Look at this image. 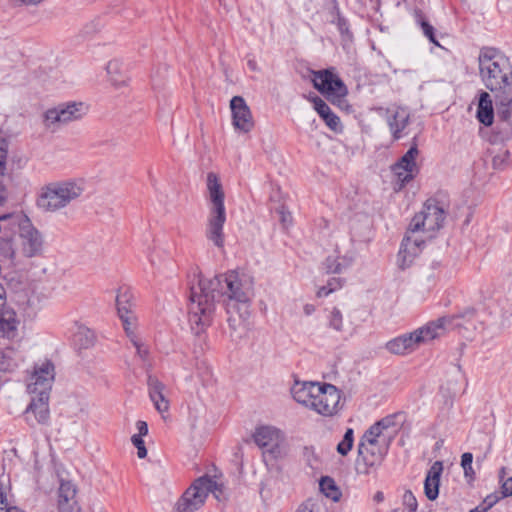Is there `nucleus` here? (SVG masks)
<instances>
[{
  "mask_svg": "<svg viewBox=\"0 0 512 512\" xmlns=\"http://www.w3.org/2000/svg\"><path fill=\"white\" fill-rule=\"evenodd\" d=\"M5 308V289L0 284V312Z\"/></svg>",
  "mask_w": 512,
  "mask_h": 512,
  "instance_id": "603ef678",
  "label": "nucleus"
},
{
  "mask_svg": "<svg viewBox=\"0 0 512 512\" xmlns=\"http://www.w3.org/2000/svg\"><path fill=\"white\" fill-rule=\"evenodd\" d=\"M291 394L297 403L323 417H334L342 408L341 391L329 383L296 381Z\"/></svg>",
  "mask_w": 512,
  "mask_h": 512,
  "instance_id": "7ed1b4c3",
  "label": "nucleus"
},
{
  "mask_svg": "<svg viewBox=\"0 0 512 512\" xmlns=\"http://www.w3.org/2000/svg\"><path fill=\"white\" fill-rule=\"evenodd\" d=\"M54 365L50 361L36 364L27 382V391L31 396H49L54 381Z\"/></svg>",
  "mask_w": 512,
  "mask_h": 512,
  "instance_id": "f8f14e48",
  "label": "nucleus"
},
{
  "mask_svg": "<svg viewBox=\"0 0 512 512\" xmlns=\"http://www.w3.org/2000/svg\"><path fill=\"white\" fill-rule=\"evenodd\" d=\"M49 396H31L26 413H33L38 423H46L49 419Z\"/></svg>",
  "mask_w": 512,
  "mask_h": 512,
  "instance_id": "393cba45",
  "label": "nucleus"
},
{
  "mask_svg": "<svg viewBox=\"0 0 512 512\" xmlns=\"http://www.w3.org/2000/svg\"><path fill=\"white\" fill-rule=\"evenodd\" d=\"M6 512H24V511L19 509L18 507H10V508H7Z\"/></svg>",
  "mask_w": 512,
  "mask_h": 512,
  "instance_id": "bf43d9fd",
  "label": "nucleus"
},
{
  "mask_svg": "<svg viewBox=\"0 0 512 512\" xmlns=\"http://www.w3.org/2000/svg\"><path fill=\"white\" fill-rule=\"evenodd\" d=\"M7 170V161L0 159V177L4 176Z\"/></svg>",
  "mask_w": 512,
  "mask_h": 512,
  "instance_id": "4d7b16f0",
  "label": "nucleus"
},
{
  "mask_svg": "<svg viewBox=\"0 0 512 512\" xmlns=\"http://www.w3.org/2000/svg\"><path fill=\"white\" fill-rule=\"evenodd\" d=\"M130 342L135 347L138 357L141 360L146 361L148 359L149 349L146 343L144 342L142 336H139L138 338L131 340Z\"/></svg>",
  "mask_w": 512,
  "mask_h": 512,
  "instance_id": "e433bc0d",
  "label": "nucleus"
},
{
  "mask_svg": "<svg viewBox=\"0 0 512 512\" xmlns=\"http://www.w3.org/2000/svg\"><path fill=\"white\" fill-rule=\"evenodd\" d=\"M8 505H9L8 495H7L6 491L2 487H0V509L7 510V508H9Z\"/></svg>",
  "mask_w": 512,
  "mask_h": 512,
  "instance_id": "de8ad7c7",
  "label": "nucleus"
},
{
  "mask_svg": "<svg viewBox=\"0 0 512 512\" xmlns=\"http://www.w3.org/2000/svg\"><path fill=\"white\" fill-rule=\"evenodd\" d=\"M136 426H137V429H138V434L137 435H140V436H145L147 435L148 433V425L145 421H138L136 423Z\"/></svg>",
  "mask_w": 512,
  "mask_h": 512,
  "instance_id": "09e8293b",
  "label": "nucleus"
},
{
  "mask_svg": "<svg viewBox=\"0 0 512 512\" xmlns=\"http://www.w3.org/2000/svg\"><path fill=\"white\" fill-rule=\"evenodd\" d=\"M333 290H334L333 288L322 287V288L319 289L318 295L319 296H327Z\"/></svg>",
  "mask_w": 512,
  "mask_h": 512,
  "instance_id": "6e6d98bb",
  "label": "nucleus"
},
{
  "mask_svg": "<svg viewBox=\"0 0 512 512\" xmlns=\"http://www.w3.org/2000/svg\"><path fill=\"white\" fill-rule=\"evenodd\" d=\"M106 72L109 76V79L114 84H119L122 81H119L117 76L121 73V63L119 60H111L106 65Z\"/></svg>",
  "mask_w": 512,
  "mask_h": 512,
  "instance_id": "c9c22d12",
  "label": "nucleus"
},
{
  "mask_svg": "<svg viewBox=\"0 0 512 512\" xmlns=\"http://www.w3.org/2000/svg\"><path fill=\"white\" fill-rule=\"evenodd\" d=\"M45 251V238L43 233L23 216L18 222V232L11 249V258L14 260L31 259L43 256Z\"/></svg>",
  "mask_w": 512,
  "mask_h": 512,
  "instance_id": "0eeeda50",
  "label": "nucleus"
},
{
  "mask_svg": "<svg viewBox=\"0 0 512 512\" xmlns=\"http://www.w3.org/2000/svg\"><path fill=\"white\" fill-rule=\"evenodd\" d=\"M386 447L365 446L363 443L358 444L356 469L359 473L367 474L370 468L381 464Z\"/></svg>",
  "mask_w": 512,
  "mask_h": 512,
  "instance_id": "f3484780",
  "label": "nucleus"
},
{
  "mask_svg": "<svg viewBox=\"0 0 512 512\" xmlns=\"http://www.w3.org/2000/svg\"><path fill=\"white\" fill-rule=\"evenodd\" d=\"M206 184L209 199V216L205 234L207 239L216 247L223 248L225 242L223 227L226 222L225 193L218 175L214 172L207 174Z\"/></svg>",
  "mask_w": 512,
  "mask_h": 512,
  "instance_id": "39448f33",
  "label": "nucleus"
},
{
  "mask_svg": "<svg viewBox=\"0 0 512 512\" xmlns=\"http://www.w3.org/2000/svg\"><path fill=\"white\" fill-rule=\"evenodd\" d=\"M149 396L155 409L163 414L169 409L168 390L156 377H148Z\"/></svg>",
  "mask_w": 512,
  "mask_h": 512,
  "instance_id": "aec40b11",
  "label": "nucleus"
},
{
  "mask_svg": "<svg viewBox=\"0 0 512 512\" xmlns=\"http://www.w3.org/2000/svg\"><path fill=\"white\" fill-rule=\"evenodd\" d=\"M7 198V188L2 181H0V203H3Z\"/></svg>",
  "mask_w": 512,
  "mask_h": 512,
  "instance_id": "3c124183",
  "label": "nucleus"
},
{
  "mask_svg": "<svg viewBox=\"0 0 512 512\" xmlns=\"http://www.w3.org/2000/svg\"><path fill=\"white\" fill-rule=\"evenodd\" d=\"M475 316L474 310H469L462 315L444 316L435 321L402 335L407 353H413L420 346L431 343L434 339L443 336L447 331L454 329H475L474 323H469Z\"/></svg>",
  "mask_w": 512,
  "mask_h": 512,
  "instance_id": "20e7f679",
  "label": "nucleus"
},
{
  "mask_svg": "<svg viewBox=\"0 0 512 512\" xmlns=\"http://www.w3.org/2000/svg\"><path fill=\"white\" fill-rule=\"evenodd\" d=\"M477 119L485 126H490L493 123L494 112L492 99L487 92H482L480 94L477 109Z\"/></svg>",
  "mask_w": 512,
  "mask_h": 512,
  "instance_id": "a878e982",
  "label": "nucleus"
},
{
  "mask_svg": "<svg viewBox=\"0 0 512 512\" xmlns=\"http://www.w3.org/2000/svg\"><path fill=\"white\" fill-rule=\"evenodd\" d=\"M340 249L337 248V256H329L325 261V267L328 272L330 273H341L347 268H349L354 259H355V253L348 251L344 255H340Z\"/></svg>",
  "mask_w": 512,
  "mask_h": 512,
  "instance_id": "b1692460",
  "label": "nucleus"
},
{
  "mask_svg": "<svg viewBox=\"0 0 512 512\" xmlns=\"http://www.w3.org/2000/svg\"><path fill=\"white\" fill-rule=\"evenodd\" d=\"M417 155L418 149L416 146H413L393 166V172L401 182L400 187L411 181L418 173V167L416 165Z\"/></svg>",
  "mask_w": 512,
  "mask_h": 512,
  "instance_id": "a211bd4d",
  "label": "nucleus"
},
{
  "mask_svg": "<svg viewBox=\"0 0 512 512\" xmlns=\"http://www.w3.org/2000/svg\"><path fill=\"white\" fill-rule=\"evenodd\" d=\"M252 438L261 450L264 462H273L286 457V439L279 428L271 425L258 426L255 428Z\"/></svg>",
  "mask_w": 512,
  "mask_h": 512,
  "instance_id": "1a4fd4ad",
  "label": "nucleus"
},
{
  "mask_svg": "<svg viewBox=\"0 0 512 512\" xmlns=\"http://www.w3.org/2000/svg\"><path fill=\"white\" fill-rule=\"evenodd\" d=\"M86 188L83 179H68L45 186L38 198V206L47 212H57L77 201Z\"/></svg>",
  "mask_w": 512,
  "mask_h": 512,
  "instance_id": "423d86ee",
  "label": "nucleus"
},
{
  "mask_svg": "<svg viewBox=\"0 0 512 512\" xmlns=\"http://www.w3.org/2000/svg\"><path fill=\"white\" fill-rule=\"evenodd\" d=\"M331 112H332V110L330 109V107L328 105L324 106V108L317 111V113L319 114V116L322 119H324L326 117V115H329Z\"/></svg>",
  "mask_w": 512,
  "mask_h": 512,
  "instance_id": "5fc2aeb1",
  "label": "nucleus"
},
{
  "mask_svg": "<svg viewBox=\"0 0 512 512\" xmlns=\"http://www.w3.org/2000/svg\"><path fill=\"white\" fill-rule=\"evenodd\" d=\"M94 342V333L85 326H78L74 334V343L80 348H88Z\"/></svg>",
  "mask_w": 512,
  "mask_h": 512,
  "instance_id": "cd10ccee",
  "label": "nucleus"
},
{
  "mask_svg": "<svg viewBox=\"0 0 512 512\" xmlns=\"http://www.w3.org/2000/svg\"><path fill=\"white\" fill-rule=\"evenodd\" d=\"M195 278L196 282L190 287L188 312L192 330L199 334L211 324L216 311V299H219L225 308L232 333L241 337L247 330L251 315L253 278L235 270L212 278L202 275Z\"/></svg>",
  "mask_w": 512,
  "mask_h": 512,
  "instance_id": "f257e3e1",
  "label": "nucleus"
},
{
  "mask_svg": "<svg viewBox=\"0 0 512 512\" xmlns=\"http://www.w3.org/2000/svg\"><path fill=\"white\" fill-rule=\"evenodd\" d=\"M473 456L471 453H464L461 457V466L464 469L465 476H472L474 471L472 469Z\"/></svg>",
  "mask_w": 512,
  "mask_h": 512,
  "instance_id": "79ce46f5",
  "label": "nucleus"
},
{
  "mask_svg": "<svg viewBox=\"0 0 512 512\" xmlns=\"http://www.w3.org/2000/svg\"><path fill=\"white\" fill-rule=\"evenodd\" d=\"M230 109L232 113V125L235 130L242 133L250 132L254 127L252 113L246 101L241 96H234L230 100Z\"/></svg>",
  "mask_w": 512,
  "mask_h": 512,
  "instance_id": "dca6fc26",
  "label": "nucleus"
},
{
  "mask_svg": "<svg viewBox=\"0 0 512 512\" xmlns=\"http://www.w3.org/2000/svg\"><path fill=\"white\" fill-rule=\"evenodd\" d=\"M383 500H384L383 492H381V491L376 492L374 495V501L379 503V502H382Z\"/></svg>",
  "mask_w": 512,
  "mask_h": 512,
  "instance_id": "13d9d810",
  "label": "nucleus"
},
{
  "mask_svg": "<svg viewBox=\"0 0 512 512\" xmlns=\"http://www.w3.org/2000/svg\"><path fill=\"white\" fill-rule=\"evenodd\" d=\"M19 320L16 313L5 307L0 312V335L7 339H15L18 336Z\"/></svg>",
  "mask_w": 512,
  "mask_h": 512,
  "instance_id": "5701e85b",
  "label": "nucleus"
},
{
  "mask_svg": "<svg viewBox=\"0 0 512 512\" xmlns=\"http://www.w3.org/2000/svg\"><path fill=\"white\" fill-rule=\"evenodd\" d=\"M502 497L500 493H492L483 500V502L471 510V512H487L490 508H492Z\"/></svg>",
  "mask_w": 512,
  "mask_h": 512,
  "instance_id": "f704fd0d",
  "label": "nucleus"
},
{
  "mask_svg": "<svg viewBox=\"0 0 512 512\" xmlns=\"http://www.w3.org/2000/svg\"><path fill=\"white\" fill-rule=\"evenodd\" d=\"M416 21L422 28L424 35L435 45L439 46V43L435 39L434 28L424 19L420 12H416Z\"/></svg>",
  "mask_w": 512,
  "mask_h": 512,
  "instance_id": "72a5a7b5",
  "label": "nucleus"
},
{
  "mask_svg": "<svg viewBox=\"0 0 512 512\" xmlns=\"http://www.w3.org/2000/svg\"><path fill=\"white\" fill-rule=\"evenodd\" d=\"M385 435L378 432V428L370 427L361 437L359 443L365 446L386 447Z\"/></svg>",
  "mask_w": 512,
  "mask_h": 512,
  "instance_id": "bb28decb",
  "label": "nucleus"
},
{
  "mask_svg": "<svg viewBox=\"0 0 512 512\" xmlns=\"http://www.w3.org/2000/svg\"><path fill=\"white\" fill-rule=\"evenodd\" d=\"M312 81L314 87L329 100H340L347 94L344 83L329 70L314 72Z\"/></svg>",
  "mask_w": 512,
  "mask_h": 512,
  "instance_id": "ddd939ff",
  "label": "nucleus"
},
{
  "mask_svg": "<svg viewBox=\"0 0 512 512\" xmlns=\"http://www.w3.org/2000/svg\"><path fill=\"white\" fill-rule=\"evenodd\" d=\"M506 468H501L499 471V482L501 484L502 497L512 496V477H506Z\"/></svg>",
  "mask_w": 512,
  "mask_h": 512,
  "instance_id": "473e14b6",
  "label": "nucleus"
},
{
  "mask_svg": "<svg viewBox=\"0 0 512 512\" xmlns=\"http://www.w3.org/2000/svg\"><path fill=\"white\" fill-rule=\"evenodd\" d=\"M311 101L314 104V109L316 111H319L320 109L324 108L327 104L318 96L312 97Z\"/></svg>",
  "mask_w": 512,
  "mask_h": 512,
  "instance_id": "8fccbe9b",
  "label": "nucleus"
},
{
  "mask_svg": "<svg viewBox=\"0 0 512 512\" xmlns=\"http://www.w3.org/2000/svg\"><path fill=\"white\" fill-rule=\"evenodd\" d=\"M321 492L333 501L339 500L341 492L335 484V481L330 477H323L319 483Z\"/></svg>",
  "mask_w": 512,
  "mask_h": 512,
  "instance_id": "c85d7f7f",
  "label": "nucleus"
},
{
  "mask_svg": "<svg viewBox=\"0 0 512 512\" xmlns=\"http://www.w3.org/2000/svg\"><path fill=\"white\" fill-rule=\"evenodd\" d=\"M410 119V113L406 107L392 105L386 109V121L395 140L403 136V131L407 127Z\"/></svg>",
  "mask_w": 512,
  "mask_h": 512,
  "instance_id": "6ab92c4d",
  "label": "nucleus"
},
{
  "mask_svg": "<svg viewBox=\"0 0 512 512\" xmlns=\"http://www.w3.org/2000/svg\"><path fill=\"white\" fill-rule=\"evenodd\" d=\"M135 308V304L129 301V296L127 294H122L117 297L118 315L122 322L125 334L130 341L141 336Z\"/></svg>",
  "mask_w": 512,
  "mask_h": 512,
  "instance_id": "2eb2a0df",
  "label": "nucleus"
},
{
  "mask_svg": "<svg viewBox=\"0 0 512 512\" xmlns=\"http://www.w3.org/2000/svg\"><path fill=\"white\" fill-rule=\"evenodd\" d=\"M445 218L446 212L443 206L435 200H428L422 211L412 218L408 228L427 241L442 228Z\"/></svg>",
  "mask_w": 512,
  "mask_h": 512,
  "instance_id": "9d476101",
  "label": "nucleus"
},
{
  "mask_svg": "<svg viewBox=\"0 0 512 512\" xmlns=\"http://www.w3.org/2000/svg\"><path fill=\"white\" fill-rule=\"evenodd\" d=\"M142 437L143 436H140V435H133L131 437V442L137 448V456L140 459H143L147 456V449L144 445V441H143Z\"/></svg>",
  "mask_w": 512,
  "mask_h": 512,
  "instance_id": "ea45409f",
  "label": "nucleus"
},
{
  "mask_svg": "<svg viewBox=\"0 0 512 512\" xmlns=\"http://www.w3.org/2000/svg\"><path fill=\"white\" fill-rule=\"evenodd\" d=\"M89 107L84 102H67L48 109L44 114V122L48 128L65 125L82 119Z\"/></svg>",
  "mask_w": 512,
  "mask_h": 512,
  "instance_id": "9b49d317",
  "label": "nucleus"
},
{
  "mask_svg": "<svg viewBox=\"0 0 512 512\" xmlns=\"http://www.w3.org/2000/svg\"><path fill=\"white\" fill-rule=\"evenodd\" d=\"M394 425V417L389 416L381 419L380 421L376 422L372 425V427L378 428V432H380L382 435L384 434V431L389 429Z\"/></svg>",
  "mask_w": 512,
  "mask_h": 512,
  "instance_id": "37998d69",
  "label": "nucleus"
},
{
  "mask_svg": "<svg viewBox=\"0 0 512 512\" xmlns=\"http://www.w3.org/2000/svg\"><path fill=\"white\" fill-rule=\"evenodd\" d=\"M403 504L409 510V512H415L417 510V500L414 494L407 490L403 495Z\"/></svg>",
  "mask_w": 512,
  "mask_h": 512,
  "instance_id": "a19ab883",
  "label": "nucleus"
},
{
  "mask_svg": "<svg viewBox=\"0 0 512 512\" xmlns=\"http://www.w3.org/2000/svg\"><path fill=\"white\" fill-rule=\"evenodd\" d=\"M508 155H509V152L504 151V152L494 156L493 157V166L495 168H502Z\"/></svg>",
  "mask_w": 512,
  "mask_h": 512,
  "instance_id": "49530a36",
  "label": "nucleus"
},
{
  "mask_svg": "<svg viewBox=\"0 0 512 512\" xmlns=\"http://www.w3.org/2000/svg\"><path fill=\"white\" fill-rule=\"evenodd\" d=\"M354 443V431L348 428L344 434L342 441L337 445V452L342 456H346L352 449Z\"/></svg>",
  "mask_w": 512,
  "mask_h": 512,
  "instance_id": "c756f323",
  "label": "nucleus"
},
{
  "mask_svg": "<svg viewBox=\"0 0 512 512\" xmlns=\"http://www.w3.org/2000/svg\"><path fill=\"white\" fill-rule=\"evenodd\" d=\"M425 243L426 240L421 235L408 228L397 255L398 267L401 269L410 267L415 258L422 252Z\"/></svg>",
  "mask_w": 512,
  "mask_h": 512,
  "instance_id": "4468645a",
  "label": "nucleus"
},
{
  "mask_svg": "<svg viewBox=\"0 0 512 512\" xmlns=\"http://www.w3.org/2000/svg\"><path fill=\"white\" fill-rule=\"evenodd\" d=\"M9 142L4 133L0 132V159L7 161Z\"/></svg>",
  "mask_w": 512,
  "mask_h": 512,
  "instance_id": "c03bdc74",
  "label": "nucleus"
},
{
  "mask_svg": "<svg viewBox=\"0 0 512 512\" xmlns=\"http://www.w3.org/2000/svg\"><path fill=\"white\" fill-rule=\"evenodd\" d=\"M304 314L309 316L314 313L315 306L313 304L307 303L303 307Z\"/></svg>",
  "mask_w": 512,
  "mask_h": 512,
  "instance_id": "864d4df0",
  "label": "nucleus"
},
{
  "mask_svg": "<svg viewBox=\"0 0 512 512\" xmlns=\"http://www.w3.org/2000/svg\"><path fill=\"white\" fill-rule=\"evenodd\" d=\"M462 378V372L459 367L455 368L454 375L450 381L447 382L446 390L451 394L450 399L446 400L445 404L451 407L453 404L452 397L456 394L459 380Z\"/></svg>",
  "mask_w": 512,
  "mask_h": 512,
  "instance_id": "7c9ffc66",
  "label": "nucleus"
},
{
  "mask_svg": "<svg viewBox=\"0 0 512 512\" xmlns=\"http://www.w3.org/2000/svg\"><path fill=\"white\" fill-rule=\"evenodd\" d=\"M76 488L70 481H61L58 491V511L59 512H75Z\"/></svg>",
  "mask_w": 512,
  "mask_h": 512,
  "instance_id": "412c9836",
  "label": "nucleus"
},
{
  "mask_svg": "<svg viewBox=\"0 0 512 512\" xmlns=\"http://www.w3.org/2000/svg\"><path fill=\"white\" fill-rule=\"evenodd\" d=\"M479 70L483 83L494 94L500 113L506 118L512 104V67L508 58L493 50L482 51Z\"/></svg>",
  "mask_w": 512,
  "mask_h": 512,
  "instance_id": "f03ea898",
  "label": "nucleus"
},
{
  "mask_svg": "<svg viewBox=\"0 0 512 512\" xmlns=\"http://www.w3.org/2000/svg\"><path fill=\"white\" fill-rule=\"evenodd\" d=\"M329 326L336 331H343V316L341 312L336 308H333V310L330 312Z\"/></svg>",
  "mask_w": 512,
  "mask_h": 512,
  "instance_id": "4c0bfd02",
  "label": "nucleus"
},
{
  "mask_svg": "<svg viewBox=\"0 0 512 512\" xmlns=\"http://www.w3.org/2000/svg\"><path fill=\"white\" fill-rule=\"evenodd\" d=\"M209 493L221 501L226 498L223 483L213 480L209 476L196 479L177 501L176 512H195L205 503Z\"/></svg>",
  "mask_w": 512,
  "mask_h": 512,
  "instance_id": "6e6552de",
  "label": "nucleus"
},
{
  "mask_svg": "<svg viewBox=\"0 0 512 512\" xmlns=\"http://www.w3.org/2000/svg\"><path fill=\"white\" fill-rule=\"evenodd\" d=\"M280 215V221L284 227H288L292 223V215L284 206L278 209Z\"/></svg>",
  "mask_w": 512,
  "mask_h": 512,
  "instance_id": "a18cd8bd",
  "label": "nucleus"
},
{
  "mask_svg": "<svg viewBox=\"0 0 512 512\" xmlns=\"http://www.w3.org/2000/svg\"><path fill=\"white\" fill-rule=\"evenodd\" d=\"M443 471V464L436 461L430 467L424 482V492L429 500H435L439 494L440 476Z\"/></svg>",
  "mask_w": 512,
  "mask_h": 512,
  "instance_id": "4be33fe9",
  "label": "nucleus"
},
{
  "mask_svg": "<svg viewBox=\"0 0 512 512\" xmlns=\"http://www.w3.org/2000/svg\"><path fill=\"white\" fill-rule=\"evenodd\" d=\"M386 349L395 355H407V350L405 347V343L403 341L402 335L398 336L386 343Z\"/></svg>",
  "mask_w": 512,
  "mask_h": 512,
  "instance_id": "2f4dec72",
  "label": "nucleus"
},
{
  "mask_svg": "<svg viewBox=\"0 0 512 512\" xmlns=\"http://www.w3.org/2000/svg\"><path fill=\"white\" fill-rule=\"evenodd\" d=\"M323 120L325 124L334 132L342 131V124L340 118L333 112H331L329 115H326V117Z\"/></svg>",
  "mask_w": 512,
  "mask_h": 512,
  "instance_id": "58836bf2",
  "label": "nucleus"
}]
</instances>
